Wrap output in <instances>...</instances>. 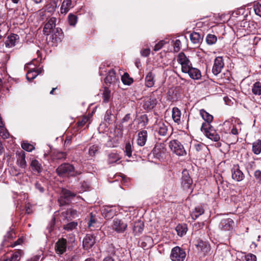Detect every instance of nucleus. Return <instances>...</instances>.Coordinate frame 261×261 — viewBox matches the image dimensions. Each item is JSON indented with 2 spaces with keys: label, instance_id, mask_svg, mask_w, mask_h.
Returning <instances> with one entry per match:
<instances>
[{
  "label": "nucleus",
  "instance_id": "7",
  "mask_svg": "<svg viewBox=\"0 0 261 261\" xmlns=\"http://www.w3.org/2000/svg\"><path fill=\"white\" fill-rule=\"evenodd\" d=\"M177 61L181 65V71L182 72L185 71H187V69L192 65L189 59L182 52H181L178 54L177 58Z\"/></svg>",
  "mask_w": 261,
  "mask_h": 261
},
{
  "label": "nucleus",
  "instance_id": "44",
  "mask_svg": "<svg viewBox=\"0 0 261 261\" xmlns=\"http://www.w3.org/2000/svg\"><path fill=\"white\" fill-rule=\"evenodd\" d=\"M68 20L70 25L74 26L77 22V17L74 14H69L68 16Z\"/></svg>",
  "mask_w": 261,
  "mask_h": 261
},
{
  "label": "nucleus",
  "instance_id": "38",
  "mask_svg": "<svg viewBox=\"0 0 261 261\" xmlns=\"http://www.w3.org/2000/svg\"><path fill=\"white\" fill-rule=\"evenodd\" d=\"M161 148V145H156L151 151V154L153 156L157 159H160L162 154Z\"/></svg>",
  "mask_w": 261,
  "mask_h": 261
},
{
  "label": "nucleus",
  "instance_id": "61",
  "mask_svg": "<svg viewBox=\"0 0 261 261\" xmlns=\"http://www.w3.org/2000/svg\"><path fill=\"white\" fill-rule=\"evenodd\" d=\"M130 119V114H127L122 119V122H127Z\"/></svg>",
  "mask_w": 261,
  "mask_h": 261
},
{
  "label": "nucleus",
  "instance_id": "9",
  "mask_svg": "<svg viewBox=\"0 0 261 261\" xmlns=\"http://www.w3.org/2000/svg\"><path fill=\"white\" fill-rule=\"evenodd\" d=\"M193 183L192 179L190 176L188 171L185 169L182 172L181 184L185 189H190Z\"/></svg>",
  "mask_w": 261,
  "mask_h": 261
},
{
  "label": "nucleus",
  "instance_id": "8",
  "mask_svg": "<svg viewBox=\"0 0 261 261\" xmlns=\"http://www.w3.org/2000/svg\"><path fill=\"white\" fill-rule=\"evenodd\" d=\"M117 213L115 206H104L101 210V213L105 219L107 220L113 218Z\"/></svg>",
  "mask_w": 261,
  "mask_h": 261
},
{
  "label": "nucleus",
  "instance_id": "55",
  "mask_svg": "<svg viewBox=\"0 0 261 261\" xmlns=\"http://www.w3.org/2000/svg\"><path fill=\"white\" fill-rule=\"evenodd\" d=\"M96 222V220L93 215L91 214L90 219L88 222V227H91L94 226V224Z\"/></svg>",
  "mask_w": 261,
  "mask_h": 261
},
{
  "label": "nucleus",
  "instance_id": "51",
  "mask_svg": "<svg viewBox=\"0 0 261 261\" xmlns=\"http://www.w3.org/2000/svg\"><path fill=\"white\" fill-rule=\"evenodd\" d=\"M246 261H256V256L253 254L249 253L245 256Z\"/></svg>",
  "mask_w": 261,
  "mask_h": 261
},
{
  "label": "nucleus",
  "instance_id": "24",
  "mask_svg": "<svg viewBox=\"0 0 261 261\" xmlns=\"http://www.w3.org/2000/svg\"><path fill=\"white\" fill-rule=\"evenodd\" d=\"M72 7L71 0H63L61 7V13L66 14Z\"/></svg>",
  "mask_w": 261,
  "mask_h": 261
},
{
  "label": "nucleus",
  "instance_id": "5",
  "mask_svg": "<svg viewBox=\"0 0 261 261\" xmlns=\"http://www.w3.org/2000/svg\"><path fill=\"white\" fill-rule=\"evenodd\" d=\"M169 147L171 150L178 156H184L187 154L181 143L177 140H173L170 142Z\"/></svg>",
  "mask_w": 261,
  "mask_h": 261
},
{
  "label": "nucleus",
  "instance_id": "19",
  "mask_svg": "<svg viewBox=\"0 0 261 261\" xmlns=\"http://www.w3.org/2000/svg\"><path fill=\"white\" fill-rule=\"evenodd\" d=\"M155 129L161 136H165L168 131V126L163 121L158 122L155 125Z\"/></svg>",
  "mask_w": 261,
  "mask_h": 261
},
{
  "label": "nucleus",
  "instance_id": "1",
  "mask_svg": "<svg viewBox=\"0 0 261 261\" xmlns=\"http://www.w3.org/2000/svg\"><path fill=\"white\" fill-rule=\"evenodd\" d=\"M56 173L58 175L61 177H75L80 175L82 172L75 170L74 167L67 163L60 165L56 169Z\"/></svg>",
  "mask_w": 261,
  "mask_h": 261
},
{
  "label": "nucleus",
  "instance_id": "4",
  "mask_svg": "<svg viewBox=\"0 0 261 261\" xmlns=\"http://www.w3.org/2000/svg\"><path fill=\"white\" fill-rule=\"evenodd\" d=\"M186 257L185 250L179 246H175L171 249L170 258L172 261H184Z\"/></svg>",
  "mask_w": 261,
  "mask_h": 261
},
{
  "label": "nucleus",
  "instance_id": "25",
  "mask_svg": "<svg viewBox=\"0 0 261 261\" xmlns=\"http://www.w3.org/2000/svg\"><path fill=\"white\" fill-rule=\"evenodd\" d=\"M42 71V69L40 68L38 69H33L29 71L26 75L27 80L29 81H32Z\"/></svg>",
  "mask_w": 261,
  "mask_h": 261
},
{
  "label": "nucleus",
  "instance_id": "47",
  "mask_svg": "<svg viewBox=\"0 0 261 261\" xmlns=\"http://www.w3.org/2000/svg\"><path fill=\"white\" fill-rule=\"evenodd\" d=\"M254 176L257 182L261 185V170H255L254 172Z\"/></svg>",
  "mask_w": 261,
  "mask_h": 261
},
{
  "label": "nucleus",
  "instance_id": "26",
  "mask_svg": "<svg viewBox=\"0 0 261 261\" xmlns=\"http://www.w3.org/2000/svg\"><path fill=\"white\" fill-rule=\"evenodd\" d=\"M204 212V210L202 206H197L195 207L194 210L191 213V217L193 219L195 220L198 217L202 215Z\"/></svg>",
  "mask_w": 261,
  "mask_h": 261
},
{
  "label": "nucleus",
  "instance_id": "39",
  "mask_svg": "<svg viewBox=\"0 0 261 261\" xmlns=\"http://www.w3.org/2000/svg\"><path fill=\"white\" fill-rule=\"evenodd\" d=\"M17 162L18 165L21 168H25L27 166V163L25 160V155L24 153L20 154L17 158Z\"/></svg>",
  "mask_w": 261,
  "mask_h": 261
},
{
  "label": "nucleus",
  "instance_id": "28",
  "mask_svg": "<svg viewBox=\"0 0 261 261\" xmlns=\"http://www.w3.org/2000/svg\"><path fill=\"white\" fill-rule=\"evenodd\" d=\"M181 112L177 107L172 109V117L174 121L177 124L180 122Z\"/></svg>",
  "mask_w": 261,
  "mask_h": 261
},
{
  "label": "nucleus",
  "instance_id": "32",
  "mask_svg": "<svg viewBox=\"0 0 261 261\" xmlns=\"http://www.w3.org/2000/svg\"><path fill=\"white\" fill-rule=\"evenodd\" d=\"M252 151L255 154H258L261 152V140H258L252 144Z\"/></svg>",
  "mask_w": 261,
  "mask_h": 261
},
{
  "label": "nucleus",
  "instance_id": "6",
  "mask_svg": "<svg viewBox=\"0 0 261 261\" xmlns=\"http://www.w3.org/2000/svg\"><path fill=\"white\" fill-rule=\"evenodd\" d=\"M75 195L76 194L74 193L67 189H63L61 191L60 197L58 200L59 202L62 205L68 204Z\"/></svg>",
  "mask_w": 261,
  "mask_h": 261
},
{
  "label": "nucleus",
  "instance_id": "20",
  "mask_svg": "<svg viewBox=\"0 0 261 261\" xmlns=\"http://www.w3.org/2000/svg\"><path fill=\"white\" fill-rule=\"evenodd\" d=\"M18 39V35L14 34H11L7 38L5 41L6 46L9 48L14 46L16 41Z\"/></svg>",
  "mask_w": 261,
  "mask_h": 261
},
{
  "label": "nucleus",
  "instance_id": "41",
  "mask_svg": "<svg viewBox=\"0 0 261 261\" xmlns=\"http://www.w3.org/2000/svg\"><path fill=\"white\" fill-rule=\"evenodd\" d=\"M21 147L28 152H31L35 149L34 145L28 143V141H23L21 143Z\"/></svg>",
  "mask_w": 261,
  "mask_h": 261
},
{
  "label": "nucleus",
  "instance_id": "30",
  "mask_svg": "<svg viewBox=\"0 0 261 261\" xmlns=\"http://www.w3.org/2000/svg\"><path fill=\"white\" fill-rule=\"evenodd\" d=\"M200 114L203 120L205 121L203 123L210 124L213 121V116L206 112L204 110L202 109L200 111Z\"/></svg>",
  "mask_w": 261,
  "mask_h": 261
},
{
  "label": "nucleus",
  "instance_id": "21",
  "mask_svg": "<svg viewBox=\"0 0 261 261\" xmlns=\"http://www.w3.org/2000/svg\"><path fill=\"white\" fill-rule=\"evenodd\" d=\"M147 132L145 130L140 131L138 134L137 144L140 146H143L146 142Z\"/></svg>",
  "mask_w": 261,
  "mask_h": 261
},
{
  "label": "nucleus",
  "instance_id": "29",
  "mask_svg": "<svg viewBox=\"0 0 261 261\" xmlns=\"http://www.w3.org/2000/svg\"><path fill=\"white\" fill-rule=\"evenodd\" d=\"M144 228V223L141 221H138L134 223L133 231L135 235L141 233Z\"/></svg>",
  "mask_w": 261,
  "mask_h": 261
},
{
  "label": "nucleus",
  "instance_id": "48",
  "mask_svg": "<svg viewBox=\"0 0 261 261\" xmlns=\"http://www.w3.org/2000/svg\"><path fill=\"white\" fill-rule=\"evenodd\" d=\"M19 253L16 252L13 253L10 258L5 259V261H19Z\"/></svg>",
  "mask_w": 261,
  "mask_h": 261
},
{
  "label": "nucleus",
  "instance_id": "23",
  "mask_svg": "<svg viewBox=\"0 0 261 261\" xmlns=\"http://www.w3.org/2000/svg\"><path fill=\"white\" fill-rule=\"evenodd\" d=\"M118 77L116 75V73L114 70H111L105 78V82L107 84H113L117 81Z\"/></svg>",
  "mask_w": 261,
  "mask_h": 261
},
{
  "label": "nucleus",
  "instance_id": "3",
  "mask_svg": "<svg viewBox=\"0 0 261 261\" xmlns=\"http://www.w3.org/2000/svg\"><path fill=\"white\" fill-rule=\"evenodd\" d=\"M127 228V223L125 219L115 218L112 223V228L118 233H124Z\"/></svg>",
  "mask_w": 261,
  "mask_h": 261
},
{
  "label": "nucleus",
  "instance_id": "40",
  "mask_svg": "<svg viewBox=\"0 0 261 261\" xmlns=\"http://www.w3.org/2000/svg\"><path fill=\"white\" fill-rule=\"evenodd\" d=\"M176 230L178 236H182L186 233L187 228L185 225L179 224L176 226Z\"/></svg>",
  "mask_w": 261,
  "mask_h": 261
},
{
  "label": "nucleus",
  "instance_id": "34",
  "mask_svg": "<svg viewBox=\"0 0 261 261\" xmlns=\"http://www.w3.org/2000/svg\"><path fill=\"white\" fill-rule=\"evenodd\" d=\"M120 160L119 155L116 153H111L108 155V163L109 164L116 163Z\"/></svg>",
  "mask_w": 261,
  "mask_h": 261
},
{
  "label": "nucleus",
  "instance_id": "14",
  "mask_svg": "<svg viewBox=\"0 0 261 261\" xmlns=\"http://www.w3.org/2000/svg\"><path fill=\"white\" fill-rule=\"evenodd\" d=\"M51 42L53 43H57L61 41L62 39L63 38V33L61 29L59 28H54L51 32Z\"/></svg>",
  "mask_w": 261,
  "mask_h": 261
},
{
  "label": "nucleus",
  "instance_id": "62",
  "mask_svg": "<svg viewBox=\"0 0 261 261\" xmlns=\"http://www.w3.org/2000/svg\"><path fill=\"white\" fill-rule=\"evenodd\" d=\"M102 261H115L114 258H113L112 257L108 256L106 257H105Z\"/></svg>",
  "mask_w": 261,
  "mask_h": 261
},
{
  "label": "nucleus",
  "instance_id": "56",
  "mask_svg": "<svg viewBox=\"0 0 261 261\" xmlns=\"http://www.w3.org/2000/svg\"><path fill=\"white\" fill-rule=\"evenodd\" d=\"M67 214H70V215L74 218L77 216V211L73 209H69L67 211Z\"/></svg>",
  "mask_w": 261,
  "mask_h": 261
},
{
  "label": "nucleus",
  "instance_id": "2",
  "mask_svg": "<svg viewBox=\"0 0 261 261\" xmlns=\"http://www.w3.org/2000/svg\"><path fill=\"white\" fill-rule=\"evenodd\" d=\"M201 130L210 139L217 142L220 139V137L214 128L208 123H202Z\"/></svg>",
  "mask_w": 261,
  "mask_h": 261
},
{
  "label": "nucleus",
  "instance_id": "58",
  "mask_svg": "<svg viewBox=\"0 0 261 261\" xmlns=\"http://www.w3.org/2000/svg\"><path fill=\"white\" fill-rule=\"evenodd\" d=\"M35 187L37 189H38L41 193H43L44 191V188L41 186V185L39 183L37 182L35 184Z\"/></svg>",
  "mask_w": 261,
  "mask_h": 261
},
{
  "label": "nucleus",
  "instance_id": "60",
  "mask_svg": "<svg viewBox=\"0 0 261 261\" xmlns=\"http://www.w3.org/2000/svg\"><path fill=\"white\" fill-rule=\"evenodd\" d=\"M254 11L256 15L261 16V6L255 8Z\"/></svg>",
  "mask_w": 261,
  "mask_h": 261
},
{
  "label": "nucleus",
  "instance_id": "59",
  "mask_svg": "<svg viewBox=\"0 0 261 261\" xmlns=\"http://www.w3.org/2000/svg\"><path fill=\"white\" fill-rule=\"evenodd\" d=\"M88 118L87 117H84L82 119L81 121L79 122V125L81 126H84L86 122L88 121Z\"/></svg>",
  "mask_w": 261,
  "mask_h": 261
},
{
  "label": "nucleus",
  "instance_id": "57",
  "mask_svg": "<svg viewBox=\"0 0 261 261\" xmlns=\"http://www.w3.org/2000/svg\"><path fill=\"white\" fill-rule=\"evenodd\" d=\"M150 51V49L149 48L144 49L141 52V55L143 57H147L149 55Z\"/></svg>",
  "mask_w": 261,
  "mask_h": 261
},
{
  "label": "nucleus",
  "instance_id": "13",
  "mask_svg": "<svg viewBox=\"0 0 261 261\" xmlns=\"http://www.w3.org/2000/svg\"><path fill=\"white\" fill-rule=\"evenodd\" d=\"M157 100L154 97H146L143 100V108L144 110L150 111L156 106Z\"/></svg>",
  "mask_w": 261,
  "mask_h": 261
},
{
  "label": "nucleus",
  "instance_id": "46",
  "mask_svg": "<svg viewBox=\"0 0 261 261\" xmlns=\"http://www.w3.org/2000/svg\"><path fill=\"white\" fill-rule=\"evenodd\" d=\"M55 158L57 160H64L66 158V153L64 152H57L55 154Z\"/></svg>",
  "mask_w": 261,
  "mask_h": 261
},
{
  "label": "nucleus",
  "instance_id": "37",
  "mask_svg": "<svg viewBox=\"0 0 261 261\" xmlns=\"http://www.w3.org/2000/svg\"><path fill=\"white\" fill-rule=\"evenodd\" d=\"M121 81L124 85H129L133 82V80L131 78L128 73L125 72L121 76Z\"/></svg>",
  "mask_w": 261,
  "mask_h": 261
},
{
  "label": "nucleus",
  "instance_id": "63",
  "mask_svg": "<svg viewBox=\"0 0 261 261\" xmlns=\"http://www.w3.org/2000/svg\"><path fill=\"white\" fill-rule=\"evenodd\" d=\"M5 237H7L8 239L12 238L13 237V231H10L8 232L7 234H6V236Z\"/></svg>",
  "mask_w": 261,
  "mask_h": 261
},
{
  "label": "nucleus",
  "instance_id": "54",
  "mask_svg": "<svg viewBox=\"0 0 261 261\" xmlns=\"http://www.w3.org/2000/svg\"><path fill=\"white\" fill-rule=\"evenodd\" d=\"M195 149L197 151H200L202 150L204 148H205V146L204 144L201 143H197L194 145Z\"/></svg>",
  "mask_w": 261,
  "mask_h": 261
},
{
  "label": "nucleus",
  "instance_id": "42",
  "mask_svg": "<svg viewBox=\"0 0 261 261\" xmlns=\"http://www.w3.org/2000/svg\"><path fill=\"white\" fill-rule=\"evenodd\" d=\"M217 40V37L215 35L213 34H208L206 38V42L209 45L215 44Z\"/></svg>",
  "mask_w": 261,
  "mask_h": 261
},
{
  "label": "nucleus",
  "instance_id": "12",
  "mask_svg": "<svg viewBox=\"0 0 261 261\" xmlns=\"http://www.w3.org/2000/svg\"><path fill=\"white\" fill-rule=\"evenodd\" d=\"M232 178L237 181H242L245 178V175L240 169L238 165L234 166L231 169Z\"/></svg>",
  "mask_w": 261,
  "mask_h": 261
},
{
  "label": "nucleus",
  "instance_id": "33",
  "mask_svg": "<svg viewBox=\"0 0 261 261\" xmlns=\"http://www.w3.org/2000/svg\"><path fill=\"white\" fill-rule=\"evenodd\" d=\"M252 93L256 95H261V83L259 82H255L252 88Z\"/></svg>",
  "mask_w": 261,
  "mask_h": 261
},
{
  "label": "nucleus",
  "instance_id": "15",
  "mask_svg": "<svg viewBox=\"0 0 261 261\" xmlns=\"http://www.w3.org/2000/svg\"><path fill=\"white\" fill-rule=\"evenodd\" d=\"M56 22V18L55 17H51L48 20L43 28V32L45 35H48L54 28H56L55 27Z\"/></svg>",
  "mask_w": 261,
  "mask_h": 261
},
{
  "label": "nucleus",
  "instance_id": "52",
  "mask_svg": "<svg viewBox=\"0 0 261 261\" xmlns=\"http://www.w3.org/2000/svg\"><path fill=\"white\" fill-rule=\"evenodd\" d=\"M164 44L165 42L164 41H160L154 46V50L155 51L159 50L164 46Z\"/></svg>",
  "mask_w": 261,
  "mask_h": 261
},
{
  "label": "nucleus",
  "instance_id": "43",
  "mask_svg": "<svg viewBox=\"0 0 261 261\" xmlns=\"http://www.w3.org/2000/svg\"><path fill=\"white\" fill-rule=\"evenodd\" d=\"M77 226V223L76 222H71L64 225L63 228L66 230L71 231L76 228Z\"/></svg>",
  "mask_w": 261,
  "mask_h": 261
},
{
  "label": "nucleus",
  "instance_id": "35",
  "mask_svg": "<svg viewBox=\"0 0 261 261\" xmlns=\"http://www.w3.org/2000/svg\"><path fill=\"white\" fill-rule=\"evenodd\" d=\"M31 166L33 170L36 171L37 173L41 172V165L37 160H33Z\"/></svg>",
  "mask_w": 261,
  "mask_h": 261
},
{
  "label": "nucleus",
  "instance_id": "11",
  "mask_svg": "<svg viewBox=\"0 0 261 261\" xmlns=\"http://www.w3.org/2000/svg\"><path fill=\"white\" fill-rule=\"evenodd\" d=\"M223 67L224 62L222 58L218 57L215 59L212 72L214 75H217L221 72Z\"/></svg>",
  "mask_w": 261,
  "mask_h": 261
},
{
  "label": "nucleus",
  "instance_id": "49",
  "mask_svg": "<svg viewBox=\"0 0 261 261\" xmlns=\"http://www.w3.org/2000/svg\"><path fill=\"white\" fill-rule=\"evenodd\" d=\"M181 42L179 40H176L173 44L174 50L175 52H178L180 49Z\"/></svg>",
  "mask_w": 261,
  "mask_h": 261
},
{
  "label": "nucleus",
  "instance_id": "64",
  "mask_svg": "<svg viewBox=\"0 0 261 261\" xmlns=\"http://www.w3.org/2000/svg\"><path fill=\"white\" fill-rule=\"evenodd\" d=\"M39 257L38 256H35L27 261H38Z\"/></svg>",
  "mask_w": 261,
  "mask_h": 261
},
{
  "label": "nucleus",
  "instance_id": "50",
  "mask_svg": "<svg viewBox=\"0 0 261 261\" xmlns=\"http://www.w3.org/2000/svg\"><path fill=\"white\" fill-rule=\"evenodd\" d=\"M103 101L105 102H108V101L109 100L110 97V91H109V90L105 89L103 92Z\"/></svg>",
  "mask_w": 261,
  "mask_h": 261
},
{
  "label": "nucleus",
  "instance_id": "10",
  "mask_svg": "<svg viewBox=\"0 0 261 261\" xmlns=\"http://www.w3.org/2000/svg\"><path fill=\"white\" fill-rule=\"evenodd\" d=\"M67 248V241L65 239H59L55 244L56 252L59 254H63L66 252Z\"/></svg>",
  "mask_w": 261,
  "mask_h": 261
},
{
  "label": "nucleus",
  "instance_id": "31",
  "mask_svg": "<svg viewBox=\"0 0 261 261\" xmlns=\"http://www.w3.org/2000/svg\"><path fill=\"white\" fill-rule=\"evenodd\" d=\"M58 6V0H53L48 4L45 7V10L48 12H53L55 11Z\"/></svg>",
  "mask_w": 261,
  "mask_h": 261
},
{
  "label": "nucleus",
  "instance_id": "22",
  "mask_svg": "<svg viewBox=\"0 0 261 261\" xmlns=\"http://www.w3.org/2000/svg\"><path fill=\"white\" fill-rule=\"evenodd\" d=\"M154 77L155 74L151 71L148 72L145 79L146 86L149 88L153 87L155 82Z\"/></svg>",
  "mask_w": 261,
  "mask_h": 261
},
{
  "label": "nucleus",
  "instance_id": "36",
  "mask_svg": "<svg viewBox=\"0 0 261 261\" xmlns=\"http://www.w3.org/2000/svg\"><path fill=\"white\" fill-rule=\"evenodd\" d=\"M134 150V147L132 144H130V142H127L125 144L124 152L125 153V155L130 158L132 156L133 151Z\"/></svg>",
  "mask_w": 261,
  "mask_h": 261
},
{
  "label": "nucleus",
  "instance_id": "53",
  "mask_svg": "<svg viewBox=\"0 0 261 261\" xmlns=\"http://www.w3.org/2000/svg\"><path fill=\"white\" fill-rule=\"evenodd\" d=\"M111 115V111L107 110L105 116V120L108 123H110Z\"/></svg>",
  "mask_w": 261,
  "mask_h": 261
},
{
  "label": "nucleus",
  "instance_id": "27",
  "mask_svg": "<svg viewBox=\"0 0 261 261\" xmlns=\"http://www.w3.org/2000/svg\"><path fill=\"white\" fill-rule=\"evenodd\" d=\"M190 38L191 42L193 44L197 45L201 43L202 40V37L200 34L195 32L190 34Z\"/></svg>",
  "mask_w": 261,
  "mask_h": 261
},
{
  "label": "nucleus",
  "instance_id": "18",
  "mask_svg": "<svg viewBox=\"0 0 261 261\" xmlns=\"http://www.w3.org/2000/svg\"><path fill=\"white\" fill-rule=\"evenodd\" d=\"M95 237L90 234H87L83 241V246L85 249L91 248L95 244Z\"/></svg>",
  "mask_w": 261,
  "mask_h": 261
},
{
  "label": "nucleus",
  "instance_id": "16",
  "mask_svg": "<svg viewBox=\"0 0 261 261\" xmlns=\"http://www.w3.org/2000/svg\"><path fill=\"white\" fill-rule=\"evenodd\" d=\"M183 72L188 73L190 77L193 80H199L201 77L200 71L196 68L193 67L192 65L187 69V71Z\"/></svg>",
  "mask_w": 261,
  "mask_h": 261
},
{
  "label": "nucleus",
  "instance_id": "45",
  "mask_svg": "<svg viewBox=\"0 0 261 261\" xmlns=\"http://www.w3.org/2000/svg\"><path fill=\"white\" fill-rule=\"evenodd\" d=\"M99 149L98 146L96 145H93L89 147V154L91 156H94L96 153Z\"/></svg>",
  "mask_w": 261,
  "mask_h": 261
},
{
  "label": "nucleus",
  "instance_id": "17",
  "mask_svg": "<svg viewBox=\"0 0 261 261\" xmlns=\"http://www.w3.org/2000/svg\"><path fill=\"white\" fill-rule=\"evenodd\" d=\"M233 223V221L230 218L224 219L220 222L219 227L221 230H229L232 228Z\"/></svg>",
  "mask_w": 261,
  "mask_h": 261
}]
</instances>
